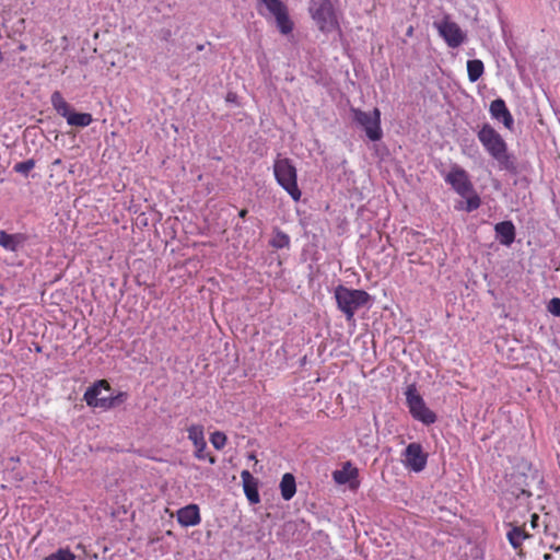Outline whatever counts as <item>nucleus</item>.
Here are the masks:
<instances>
[{
    "label": "nucleus",
    "instance_id": "obj_31",
    "mask_svg": "<svg viewBox=\"0 0 560 560\" xmlns=\"http://www.w3.org/2000/svg\"><path fill=\"white\" fill-rule=\"evenodd\" d=\"M539 520V516L537 514H533L532 515V520H530V523H532V526L533 527H536L537 526V522Z\"/></svg>",
    "mask_w": 560,
    "mask_h": 560
},
{
    "label": "nucleus",
    "instance_id": "obj_14",
    "mask_svg": "<svg viewBox=\"0 0 560 560\" xmlns=\"http://www.w3.org/2000/svg\"><path fill=\"white\" fill-rule=\"evenodd\" d=\"M177 522L184 527L200 524L201 516L197 504H188L177 511Z\"/></svg>",
    "mask_w": 560,
    "mask_h": 560
},
{
    "label": "nucleus",
    "instance_id": "obj_16",
    "mask_svg": "<svg viewBox=\"0 0 560 560\" xmlns=\"http://www.w3.org/2000/svg\"><path fill=\"white\" fill-rule=\"evenodd\" d=\"M494 231L502 245L510 246L515 240V226L511 221L497 223Z\"/></svg>",
    "mask_w": 560,
    "mask_h": 560
},
{
    "label": "nucleus",
    "instance_id": "obj_13",
    "mask_svg": "<svg viewBox=\"0 0 560 560\" xmlns=\"http://www.w3.org/2000/svg\"><path fill=\"white\" fill-rule=\"evenodd\" d=\"M358 476V468L353 467L350 462H346L341 469L332 472V478L336 483L346 485L349 482L352 489H355L359 486V482L357 481Z\"/></svg>",
    "mask_w": 560,
    "mask_h": 560
},
{
    "label": "nucleus",
    "instance_id": "obj_36",
    "mask_svg": "<svg viewBox=\"0 0 560 560\" xmlns=\"http://www.w3.org/2000/svg\"><path fill=\"white\" fill-rule=\"evenodd\" d=\"M544 559L545 560H550L551 559V555L550 553H545L544 555Z\"/></svg>",
    "mask_w": 560,
    "mask_h": 560
},
{
    "label": "nucleus",
    "instance_id": "obj_1",
    "mask_svg": "<svg viewBox=\"0 0 560 560\" xmlns=\"http://www.w3.org/2000/svg\"><path fill=\"white\" fill-rule=\"evenodd\" d=\"M477 137L488 154L498 162L500 170L516 172L515 161L508 151L506 142L490 124H483Z\"/></svg>",
    "mask_w": 560,
    "mask_h": 560
},
{
    "label": "nucleus",
    "instance_id": "obj_23",
    "mask_svg": "<svg viewBox=\"0 0 560 560\" xmlns=\"http://www.w3.org/2000/svg\"><path fill=\"white\" fill-rule=\"evenodd\" d=\"M68 125L75 127H86L92 124L93 117L89 113H75L71 112L66 118Z\"/></svg>",
    "mask_w": 560,
    "mask_h": 560
},
{
    "label": "nucleus",
    "instance_id": "obj_29",
    "mask_svg": "<svg viewBox=\"0 0 560 560\" xmlns=\"http://www.w3.org/2000/svg\"><path fill=\"white\" fill-rule=\"evenodd\" d=\"M35 167L34 160H26L14 165V171L20 174L27 175Z\"/></svg>",
    "mask_w": 560,
    "mask_h": 560
},
{
    "label": "nucleus",
    "instance_id": "obj_20",
    "mask_svg": "<svg viewBox=\"0 0 560 560\" xmlns=\"http://www.w3.org/2000/svg\"><path fill=\"white\" fill-rule=\"evenodd\" d=\"M506 536L514 549L521 548L523 541L529 538L525 529L518 526H513L511 530L508 532Z\"/></svg>",
    "mask_w": 560,
    "mask_h": 560
},
{
    "label": "nucleus",
    "instance_id": "obj_4",
    "mask_svg": "<svg viewBox=\"0 0 560 560\" xmlns=\"http://www.w3.org/2000/svg\"><path fill=\"white\" fill-rule=\"evenodd\" d=\"M102 390H110V385L106 380L95 382L85 390L83 399L89 407L108 410L124 402L127 398V394L124 392H119L115 396H103Z\"/></svg>",
    "mask_w": 560,
    "mask_h": 560
},
{
    "label": "nucleus",
    "instance_id": "obj_35",
    "mask_svg": "<svg viewBox=\"0 0 560 560\" xmlns=\"http://www.w3.org/2000/svg\"><path fill=\"white\" fill-rule=\"evenodd\" d=\"M248 459L257 462L256 456L254 454H249Z\"/></svg>",
    "mask_w": 560,
    "mask_h": 560
},
{
    "label": "nucleus",
    "instance_id": "obj_18",
    "mask_svg": "<svg viewBox=\"0 0 560 560\" xmlns=\"http://www.w3.org/2000/svg\"><path fill=\"white\" fill-rule=\"evenodd\" d=\"M280 492L283 500H291L296 492V482L292 474L287 472L282 476L280 481Z\"/></svg>",
    "mask_w": 560,
    "mask_h": 560
},
{
    "label": "nucleus",
    "instance_id": "obj_7",
    "mask_svg": "<svg viewBox=\"0 0 560 560\" xmlns=\"http://www.w3.org/2000/svg\"><path fill=\"white\" fill-rule=\"evenodd\" d=\"M353 120L360 125L366 137L371 141H378L383 137L381 128V112L378 108H374L371 113L361 110L359 108H351Z\"/></svg>",
    "mask_w": 560,
    "mask_h": 560
},
{
    "label": "nucleus",
    "instance_id": "obj_15",
    "mask_svg": "<svg viewBox=\"0 0 560 560\" xmlns=\"http://www.w3.org/2000/svg\"><path fill=\"white\" fill-rule=\"evenodd\" d=\"M241 478L243 482L244 493L252 504H257L260 501L259 492H258V482L257 479L248 471L243 470L241 472Z\"/></svg>",
    "mask_w": 560,
    "mask_h": 560
},
{
    "label": "nucleus",
    "instance_id": "obj_12",
    "mask_svg": "<svg viewBox=\"0 0 560 560\" xmlns=\"http://www.w3.org/2000/svg\"><path fill=\"white\" fill-rule=\"evenodd\" d=\"M489 112L493 119L501 121L509 130L513 129L514 119L505 102L502 98H497L491 102Z\"/></svg>",
    "mask_w": 560,
    "mask_h": 560
},
{
    "label": "nucleus",
    "instance_id": "obj_11",
    "mask_svg": "<svg viewBox=\"0 0 560 560\" xmlns=\"http://www.w3.org/2000/svg\"><path fill=\"white\" fill-rule=\"evenodd\" d=\"M445 182L460 196L467 197L472 192L474 185L469 179L468 173L458 165H454L445 176Z\"/></svg>",
    "mask_w": 560,
    "mask_h": 560
},
{
    "label": "nucleus",
    "instance_id": "obj_24",
    "mask_svg": "<svg viewBox=\"0 0 560 560\" xmlns=\"http://www.w3.org/2000/svg\"><path fill=\"white\" fill-rule=\"evenodd\" d=\"M277 27L282 35H289L294 28V23L289 16V11L276 20Z\"/></svg>",
    "mask_w": 560,
    "mask_h": 560
},
{
    "label": "nucleus",
    "instance_id": "obj_30",
    "mask_svg": "<svg viewBox=\"0 0 560 560\" xmlns=\"http://www.w3.org/2000/svg\"><path fill=\"white\" fill-rule=\"evenodd\" d=\"M548 311L555 316H560V299H551L548 304Z\"/></svg>",
    "mask_w": 560,
    "mask_h": 560
},
{
    "label": "nucleus",
    "instance_id": "obj_6",
    "mask_svg": "<svg viewBox=\"0 0 560 560\" xmlns=\"http://www.w3.org/2000/svg\"><path fill=\"white\" fill-rule=\"evenodd\" d=\"M405 395L409 412L413 419L427 425H430L436 421V415L427 407L415 384H411L407 387Z\"/></svg>",
    "mask_w": 560,
    "mask_h": 560
},
{
    "label": "nucleus",
    "instance_id": "obj_25",
    "mask_svg": "<svg viewBox=\"0 0 560 560\" xmlns=\"http://www.w3.org/2000/svg\"><path fill=\"white\" fill-rule=\"evenodd\" d=\"M270 246L276 249L288 248L290 246L289 235L280 230H276L270 240Z\"/></svg>",
    "mask_w": 560,
    "mask_h": 560
},
{
    "label": "nucleus",
    "instance_id": "obj_26",
    "mask_svg": "<svg viewBox=\"0 0 560 560\" xmlns=\"http://www.w3.org/2000/svg\"><path fill=\"white\" fill-rule=\"evenodd\" d=\"M210 442L215 450L221 451L226 445L228 438H226L225 433H223L221 431H215V432L211 433Z\"/></svg>",
    "mask_w": 560,
    "mask_h": 560
},
{
    "label": "nucleus",
    "instance_id": "obj_19",
    "mask_svg": "<svg viewBox=\"0 0 560 560\" xmlns=\"http://www.w3.org/2000/svg\"><path fill=\"white\" fill-rule=\"evenodd\" d=\"M54 109L62 117L67 118L72 112L70 104L63 98L59 91H55L50 96Z\"/></svg>",
    "mask_w": 560,
    "mask_h": 560
},
{
    "label": "nucleus",
    "instance_id": "obj_8",
    "mask_svg": "<svg viewBox=\"0 0 560 560\" xmlns=\"http://www.w3.org/2000/svg\"><path fill=\"white\" fill-rule=\"evenodd\" d=\"M440 36L446 42L451 48L459 47L466 39V34L460 26L445 16L441 22L434 23Z\"/></svg>",
    "mask_w": 560,
    "mask_h": 560
},
{
    "label": "nucleus",
    "instance_id": "obj_33",
    "mask_svg": "<svg viewBox=\"0 0 560 560\" xmlns=\"http://www.w3.org/2000/svg\"><path fill=\"white\" fill-rule=\"evenodd\" d=\"M203 48H205V45H203V44H199V45H197V47H196V49H197L198 51L203 50Z\"/></svg>",
    "mask_w": 560,
    "mask_h": 560
},
{
    "label": "nucleus",
    "instance_id": "obj_3",
    "mask_svg": "<svg viewBox=\"0 0 560 560\" xmlns=\"http://www.w3.org/2000/svg\"><path fill=\"white\" fill-rule=\"evenodd\" d=\"M273 175L278 185L294 200L300 201L302 191L298 185V170L289 158L280 155L273 162Z\"/></svg>",
    "mask_w": 560,
    "mask_h": 560
},
{
    "label": "nucleus",
    "instance_id": "obj_27",
    "mask_svg": "<svg viewBox=\"0 0 560 560\" xmlns=\"http://www.w3.org/2000/svg\"><path fill=\"white\" fill-rule=\"evenodd\" d=\"M44 560H75V555L69 549H59L45 557Z\"/></svg>",
    "mask_w": 560,
    "mask_h": 560
},
{
    "label": "nucleus",
    "instance_id": "obj_5",
    "mask_svg": "<svg viewBox=\"0 0 560 560\" xmlns=\"http://www.w3.org/2000/svg\"><path fill=\"white\" fill-rule=\"evenodd\" d=\"M310 13L320 32L328 34L340 31V25L330 0L313 2L310 7Z\"/></svg>",
    "mask_w": 560,
    "mask_h": 560
},
{
    "label": "nucleus",
    "instance_id": "obj_9",
    "mask_svg": "<svg viewBox=\"0 0 560 560\" xmlns=\"http://www.w3.org/2000/svg\"><path fill=\"white\" fill-rule=\"evenodd\" d=\"M188 440L195 447L194 456L198 460H208L211 465L215 464L217 459L213 455L207 452V442L205 439V429L201 424H190L187 428Z\"/></svg>",
    "mask_w": 560,
    "mask_h": 560
},
{
    "label": "nucleus",
    "instance_id": "obj_37",
    "mask_svg": "<svg viewBox=\"0 0 560 560\" xmlns=\"http://www.w3.org/2000/svg\"><path fill=\"white\" fill-rule=\"evenodd\" d=\"M19 49H20V50H25V49H26V47H25V45H20Z\"/></svg>",
    "mask_w": 560,
    "mask_h": 560
},
{
    "label": "nucleus",
    "instance_id": "obj_34",
    "mask_svg": "<svg viewBox=\"0 0 560 560\" xmlns=\"http://www.w3.org/2000/svg\"><path fill=\"white\" fill-rule=\"evenodd\" d=\"M412 32H413V27H412V26H410V27L408 28V31H407V35H408V36H411V35H412Z\"/></svg>",
    "mask_w": 560,
    "mask_h": 560
},
{
    "label": "nucleus",
    "instance_id": "obj_32",
    "mask_svg": "<svg viewBox=\"0 0 560 560\" xmlns=\"http://www.w3.org/2000/svg\"><path fill=\"white\" fill-rule=\"evenodd\" d=\"M248 211L247 209H242L240 212H238V217L244 219L246 215H247Z\"/></svg>",
    "mask_w": 560,
    "mask_h": 560
},
{
    "label": "nucleus",
    "instance_id": "obj_10",
    "mask_svg": "<svg viewBox=\"0 0 560 560\" xmlns=\"http://www.w3.org/2000/svg\"><path fill=\"white\" fill-rule=\"evenodd\" d=\"M428 463V454L423 451L420 443L413 442L407 445L402 453V464L405 468L420 472Z\"/></svg>",
    "mask_w": 560,
    "mask_h": 560
},
{
    "label": "nucleus",
    "instance_id": "obj_17",
    "mask_svg": "<svg viewBox=\"0 0 560 560\" xmlns=\"http://www.w3.org/2000/svg\"><path fill=\"white\" fill-rule=\"evenodd\" d=\"M25 236L23 234H9L5 231H0V246L10 252H15L23 245Z\"/></svg>",
    "mask_w": 560,
    "mask_h": 560
},
{
    "label": "nucleus",
    "instance_id": "obj_21",
    "mask_svg": "<svg viewBox=\"0 0 560 560\" xmlns=\"http://www.w3.org/2000/svg\"><path fill=\"white\" fill-rule=\"evenodd\" d=\"M259 3L266 7L275 20L288 11L287 5L281 0H259Z\"/></svg>",
    "mask_w": 560,
    "mask_h": 560
},
{
    "label": "nucleus",
    "instance_id": "obj_28",
    "mask_svg": "<svg viewBox=\"0 0 560 560\" xmlns=\"http://www.w3.org/2000/svg\"><path fill=\"white\" fill-rule=\"evenodd\" d=\"M466 198V211L471 212L478 209L481 205V199L478 194L472 189V192L468 194Z\"/></svg>",
    "mask_w": 560,
    "mask_h": 560
},
{
    "label": "nucleus",
    "instance_id": "obj_2",
    "mask_svg": "<svg viewBox=\"0 0 560 560\" xmlns=\"http://www.w3.org/2000/svg\"><path fill=\"white\" fill-rule=\"evenodd\" d=\"M334 296L338 310L345 315L348 322H353L357 311L368 305L371 300L366 291L350 289L342 284L335 288Z\"/></svg>",
    "mask_w": 560,
    "mask_h": 560
},
{
    "label": "nucleus",
    "instance_id": "obj_22",
    "mask_svg": "<svg viewBox=\"0 0 560 560\" xmlns=\"http://www.w3.org/2000/svg\"><path fill=\"white\" fill-rule=\"evenodd\" d=\"M485 72L483 62L480 59H472L467 61V73L470 82L478 81Z\"/></svg>",
    "mask_w": 560,
    "mask_h": 560
}]
</instances>
